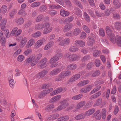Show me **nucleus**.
Here are the masks:
<instances>
[{
  "label": "nucleus",
  "mask_w": 121,
  "mask_h": 121,
  "mask_svg": "<svg viewBox=\"0 0 121 121\" xmlns=\"http://www.w3.org/2000/svg\"><path fill=\"white\" fill-rule=\"evenodd\" d=\"M41 35V33L40 31L37 32L31 35L32 37H38L40 36Z\"/></svg>",
  "instance_id": "79ce46f5"
},
{
  "label": "nucleus",
  "mask_w": 121,
  "mask_h": 121,
  "mask_svg": "<svg viewBox=\"0 0 121 121\" xmlns=\"http://www.w3.org/2000/svg\"><path fill=\"white\" fill-rule=\"evenodd\" d=\"M17 12V10L16 9H14L9 13V15L11 17H13L16 13Z\"/></svg>",
  "instance_id": "774afa93"
},
{
  "label": "nucleus",
  "mask_w": 121,
  "mask_h": 121,
  "mask_svg": "<svg viewBox=\"0 0 121 121\" xmlns=\"http://www.w3.org/2000/svg\"><path fill=\"white\" fill-rule=\"evenodd\" d=\"M112 3L116 6V8H119L121 6V3L119 2L118 0H114L112 1Z\"/></svg>",
  "instance_id": "cd10ccee"
},
{
  "label": "nucleus",
  "mask_w": 121,
  "mask_h": 121,
  "mask_svg": "<svg viewBox=\"0 0 121 121\" xmlns=\"http://www.w3.org/2000/svg\"><path fill=\"white\" fill-rule=\"evenodd\" d=\"M83 16L85 20L87 22H89L90 21V18L86 13L85 12L83 13Z\"/></svg>",
  "instance_id": "e433bc0d"
},
{
  "label": "nucleus",
  "mask_w": 121,
  "mask_h": 121,
  "mask_svg": "<svg viewBox=\"0 0 121 121\" xmlns=\"http://www.w3.org/2000/svg\"><path fill=\"white\" fill-rule=\"evenodd\" d=\"M15 22L18 25H21L24 22V20L22 17L17 18L15 19Z\"/></svg>",
  "instance_id": "c85d7f7f"
},
{
  "label": "nucleus",
  "mask_w": 121,
  "mask_h": 121,
  "mask_svg": "<svg viewBox=\"0 0 121 121\" xmlns=\"http://www.w3.org/2000/svg\"><path fill=\"white\" fill-rule=\"evenodd\" d=\"M54 107V105L53 104L49 105H48L46 108V110L49 111L52 109Z\"/></svg>",
  "instance_id": "603ef678"
},
{
  "label": "nucleus",
  "mask_w": 121,
  "mask_h": 121,
  "mask_svg": "<svg viewBox=\"0 0 121 121\" xmlns=\"http://www.w3.org/2000/svg\"><path fill=\"white\" fill-rule=\"evenodd\" d=\"M60 13L62 16L64 17L68 16L69 14V13L65 11L64 9H62L60 11Z\"/></svg>",
  "instance_id": "393cba45"
},
{
  "label": "nucleus",
  "mask_w": 121,
  "mask_h": 121,
  "mask_svg": "<svg viewBox=\"0 0 121 121\" xmlns=\"http://www.w3.org/2000/svg\"><path fill=\"white\" fill-rule=\"evenodd\" d=\"M69 50L71 52H75L78 50L79 48L78 47L73 46L70 47L69 48Z\"/></svg>",
  "instance_id": "c756f323"
},
{
  "label": "nucleus",
  "mask_w": 121,
  "mask_h": 121,
  "mask_svg": "<svg viewBox=\"0 0 121 121\" xmlns=\"http://www.w3.org/2000/svg\"><path fill=\"white\" fill-rule=\"evenodd\" d=\"M88 42L87 44L89 46H92L95 42L94 38L91 36H88L87 38Z\"/></svg>",
  "instance_id": "dca6fc26"
},
{
  "label": "nucleus",
  "mask_w": 121,
  "mask_h": 121,
  "mask_svg": "<svg viewBox=\"0 0 121 121\" xmlns=\"http://www.w3.org/2000/svg\"><path fill=\"white\" fill-rule=\"evenodd\" d=\"M9 83L10 86L12 88H13L15 83L13 79H9Z\"/></svg>",
  "instance_id": "ea45409f"
},
{
  "label": "nucleus",
  "mask_w": 121,
  "mask_h": 121,
  "mask_svg": "<svg viewBox=\"0 0 121 121\" xmlns=\"http://www.w3.org/2000/svg\"><path fill=\"white\" fill-rule=\"evenodd\" d=\"M95 63L97 67H98L100 65V60L98 59L95 60Z\"/></svg>",
  "instance_id": "338daca9"
},
{
  "label": "nucleus",
  "mask_w": 121,
  "mask_h": 121,
  "mask_svg": "<svg viewBox=\"0 0 121 121\" xmlns=\"http://www.w3.org/2000/svg\"><path fill=\"white\" fill-rule=\"evenodd\" d=\"M92 89V86L90 85L85 86L82 88L80 90L81 92L82 93H87L90 91Z\"/></svg>",
  "instance_id": "9b49d317"
},
{
  "label": "nucleus",
  "mask_w": 121,
  "mask_h": 121,
  "mask_svg": "<svg viewBox=\"0 0 121 121\" xmlns=\"http://www.w3.org/2000/svg\"><path fill=\"white\" fill-rule=\"evenodd\" d=\"M17 30V27H14V28L11 31L10 35H14L15 37L20 35L22 32V30L20 29L18 30Z\"/></svg>",
  "instance_id": "6e6552de"
},
{
  "label": "nucleus",
  "mask_w": 121,
  "mask_h": 121,
  "mask_svg": "<svg viewBox=\"0 0 121 121\" xmlns=\"http://www.w3.org/2000/svg\"><path fill=\"white\" fill-rule=\"evenodd\" d=\"M101 88L100 86H96L94 89L92 90L90 93L91 94H92L98 91Z\"/></svg>",
  "instance_id": "49530a36"
},
{
  "label": "nucleus",
  "mask_w": 121,
  "mask_h": 121,
  "mask_svg": "<svg viewBox=\"0 0 121 121\" xmlns=\"http://www.w3.org/2000/svg\"><path fill=\"white\" fill-rule=\"evenodd\" d=\"M62 91V89L61 87H60L56 89L55 90L53 91L50 94L51 96H54L56 95L58 93L61 92Z\"/></svg>",
  "instance_id": "f3484780"
},
{
  "label": "nucleus",
  "mask_w": 121,
  "mask_h": 121,
  "mask_svg": "<svg viewBox=\"0 0 121 121\" xmlns=\"http://www.w3.org/2000/svg\"><path fill=\"white\" fill-rule=\"evenodd\" d=\"M43 17L42 15H39L35 19V21L36 22H39L41 21Z\"/></svg>",
  "instance_id": "6e6d98bb"
},
{
  "label": "nucleus",
  "mask_w": 121,
  "mask_h": 121,
  "mask_svg": "<svg viewBox=\"0 0 121 121\" xmlns=\"http://www.w3.org/2000/svg\"><path fill=\"white\" fill-rule=\"evenodd\" d=\"M73 12L79 17H81L82 15V12L81 10L78 8H75L73 10Z\"/></svg>",
  "instance_id": "5701e85b"
},
{
  "label": "nucleus",
  "mask_w": 121,
  "mask_h": 121,
  "mask_svg": "<svg viewBox=\"0 0 121 121\" xmlns=\"http://www.w3.org/2000/svg\"><path fill=\"white\" fill-rule=\"evenodd\" d=\"M101 93V91H99L91 95L89 99L91 100H93L98 97Z\"/></svg>",
  "instance_id": "b1692460"
},
{
  "label": "nucleus",
  "mask_w": 121,
  "mask_h": 121,
  "mask_svg": "<svg viewBox=\"0 0 121 121\" xmlns=\"http://www.w3.org/2000/svg\"><path fill=\"white\" fill-rule=\"evenodd\" d=\"M115 26L117 29H121V22H117L115 23Z\"/></svg>",
  "instance_id": "a18cd8bd"
},
{
  "label": "nucleus",
  "mask_w": 121,
  "mask_h": 121,
  "mask_svg": "<svg viewBox=\"0 0 121 121\" xmlns=\"http://www.w3.org/2000/svg\"><path fill=\"white\" fill-rule=\"evenodd\" d=\"M86 34L83 31L80 35V36L81 39H84L86 38Z\"/></svg>",
  "instance_id": "69168bd1"
},
{
  "label": "nucleus",
  "mask_w": 121,
  "mask_h": 121,
  "mask_svg": "<svg viewBox=\"0 0 121 121\" xmlns=\"http://www.w3.org/2000/svg\"><path fill=\"white\" fill-rule=\"evenodd\" d=\"M67 100L65 99L61 102V104L64 109L67 107L69 105V104L67 101Z\"/></svg>",
  "instance_id": "c9c22d12"
},
{
  "label": "nucleus",
  "mask_w": 121,
  "mask_h": 121,
  "mask_svg": "<svg viewBox=\"0 0 121 121\" xmlns=\"http://www.w3.org/2000/svg\"><path fill=\"white\" fill-rule=\"evenodd\" d=\"M4 33L6 37V38H9L10 35H11L9 34V31L8 30V29H6L5 30H4Z\"/></svg>",
  "instance_id": "864d4df0"
},
{
  "label": "nucleus",
  "mask_w": 121,
  "mask_h": 121,
  "mask_svg": "<svg viewBox=\"0 0 121 121\" xmlns=\"http://www.w3.org/2000/svg\"><path fill=\"white\" fill-rule=\"evenodd\" d=\"M100 53L99 51L98 50H94L93 52V56L95 57H96Z\"/></svg>",
  "instance_id": "e2e57ef3"
},
{
  "label": "nucleus",
  "mask_w": 121,
  "mask_h": 121,
  "mask_svg": "<svg viewBox=\"0 0 121 121\" xmlns=\"http://www.w3.org/2000/svg\"><path fill=\"white\" fill-rule=\"evenodd\" d=\"M61 69L60 68H55L49 73L50 76H54L57 75L61 71Z\"/></svg>",
  "instance_id": "9d476101"
},
{
  "label": "nucleus",
  "mask_w": 121,
  "mask_h": 121,
  "mask_svg": "<svg viewBox=\"0 0 121 121\" xmlns=\"http://www.w3.org/2000/svg\"><path fill=\"white\" fill-rule=\"evenodd\" d=\"M82 96L83 95L82 94H80L73 96L72 97L71 99L74 100H78L81 98Z\"/></svg>",
  "instance_id": "f704fd0d"
},
{
  "label": "nucleus",
  "mask_w": 121,
  "mask_h": 121,
  "mask_svg": "<svg viewBox=\"0 0 121 121\" xmlns=\"http://www.w3.org/2000/svg\"><path fill=\"white\" fill-rule=\"evenodd\" d=\"M119 111V109L117 105H115L114 108L113 113L114 114L116 115L118 113Z\"/></svg>",
  "instance_id": "0e129e2a"
},
{
  "label": "nucleus",
  "mask_w": 121,
  "mask_h": 121,
  "mask_svg": "<svg viewBox=\"0 0 121 121\" xmlns=\"http://www.w3.org/2000/svg\"><path fill=\"white\" fill-rule=\"evenodd\" d=\"M35 41L33 39H30L27 43L26 47L27 48H29L32 46L35 43Z\"/></svg>",
  "instance_id": "4be33fe9"
},
{
  "label": "nucleus",
  "mask_w": 121,
  "mask_h": 121,
  "mask_svg": "<svg viewBox=\"0 0 121 121\" xmlns=\"http://www.w3.org/2000/svg\"><path fill=\"white\" fill-rule=\"evenodd\" d=\"M32 21H29L23 26V28L24 29H26L28 27L30 26L31 24Z\"/></svg>",
  "instance_id": "3c124183"
},
{
  "label": "nucleus",
  "mask_w": 121,
  "mask_h": 121,
  "mask_svg": "<svg viewBox=\"0 0 121 121\" xmlns=\"http://www.w3.org/2000/svg\"><path fill=\"white\" fill-rule=\"evenodd\" d=\"M86 104V102L85 101H83L79 102L77 105L76 108L77 109H80L84 106Z\"/></svg>",
  "instance_id": "a878e982"
},
{
  "label": "nucleus",
  "mask_w": 121,
  "mask_h": 121,
  "mask_svg": "<svg viewBox=\"0 0 121 121\" xmlns=\"http://www.w3.org/2000/svg\"><path fill=\"white\" fill-rule=\"evenodd\" d=\"M51 24L48 22H47L44 24L39 23L36 24L35 26V28L37 30H41L44 28L43 33L47 34L49 33L52 31V28L51 26Z\"/></svg>",
  "instance_id": "f03ea898"
},
{
  "label": "nucleus",
  "mask_w": 121,
  "mask_h": 121,
  "mask_svg": "<svg viewBox=\"0 0 121 121\" xmlns=\"http://www.w3.org/2000/svg\"><path fill=\"white\" fill-rule=\"evenodd\" d=\"M62 38L59 37L56 40L57 42H60L59 44L61 46L69 44L70 42V39L69 38H66L63 40Z\"/></svg>",
  "instance_id": "423d86ee"
},
{
  "label": "nucleus",
  "mask_w": 121,
  "mask_h": 121,
  "mask_svg": "<svg viewBox=\"0 0 121 121\" xmlns=\"http://www.w3.org/2000/svg\"><path fill=\"white\" fill-rule=\"evenodd\" d=\"M99 33L100 35L102 36H104L105 35V32L104 30L102 28L99 29Z\"/></svg>",
  "instance_id": "bf43d9fd"
},
{
  "label": "nucleus",
  "mask_w": 121,
  "mask_h": 121,
  "mask_svg": "<svg viewBox=\"0 0 121 121\" xmlns=\"http://www.w3.org/2000/svg\"><path fill=\"white\" fill-rule=\"evenodd\" d=\"M7 22V20L6 18H3L1 21L0 24V27L2 31L4 30L5 28V26Z\"/></svg>",
  "instance_id": "2eb2a0df"
},
{
  "label": "nucleus",
  "mask_w": 121,
  "mask_h": 121,
  "mask_svg": "<svg viewBox=\"0 0 121 121\" xmlns=\"http://www.w3.org/2000/svg\"><path fill=\"white\" fill-rule=\"evenodd\" d=\"M49 63L50 64H51L50 66V67L51 68H53L55 67L58 65L57 62H49Z\"/></svg>",
  "instance_id": "680f3d73"
},
{
  "label": "nucleus",
  "mask_w": 121,
  "mask_h": 121,
  "mask_svg": "<svg viewBox=\"0 0 121 121\" xmlns=\"http://www.w3.org/2000/svg\"><path fill=\"white\" fill-rule=\"evenodd\" d=\"M81 32V30L79 28H76L74 29L73 31V34L75 36L79 35Z\"/></svg>",
  "instance_id": "4c0bfd02"
},
{
  "label": "nucleus",
  "mask_w": 121,
  "mask_h": 121,
  "mask_svg": "<svg viewBox=\"0 0 121 121\" xmlns=\"http://www.w3.org/2000/svg\"><path fill=\"white\" fill-rule=\"evenodd\" d=\"M24 59V57L21 55H19L17 57V60L20 62L22 61Z\"/></svg>",
  "instance_id": "13d9d810"
},
{
  "label": "nucleus",
  "mask_w": 121,
  "mask_h": 121,
  "mask_svg": "<svg viewBox=\"0 0 121 121\" xmlns=\"http://www.w3.org/2000/svg\"><path fill=\"white\" fill-rule=\"evenodd\" d=\"M83 73H79L78 74H75L72 76L70 78L67 82V84L71 83L77 80L80 77V76L83 74Z\"/></svg>",
  "instance_id": "0eeeda50"
},
{
  "label": "nucleus",
  "mask_w": 121,
  "mask_h": 121,
  "mask_svg": "<svg viewBox=\"0 0 121 121\" xmlns=\"http://www.w3.org/2000/svg\"><path fill=\"white\" fill-rule=\"evenodd\" d=\"M46 95L44 91H43L38 95L37 98H36L38 99H42Z\"/></svg>",
  "instance_id": "7c9ffc66"
},
{
  "label": "nucleus",
  "mask_w": 121,
  "mask_h": 121,
  "mask_svg": "<svg viewBox=\"0 0 121 121\" xmlns=\"http://www.w3.org/2000/svg\"><path fill=\"white\" fill-rule=\"evenodd\" d=\"M95 111V109L94 108L90 109L85 112V116H89L93 114Z\"/></svg>",
  "instance_id": "bb28decb"
},
{
  "label": "nucleus",
  "mask_w": 121,
  "mask_h": 121,
  "mask_svg": "<svg viewBox=\"0 0 121 121\" xmlns=\"http://www.w3.org/2000/svg\"><path fill=\"white\" fill-rule=\"evenodd\" d=\"M64 57L65 58H67L70 61H75L79 60L80 57L75 54H65Z\"/></svg>",
  "instance_id": "39448f33"
},
{
  "label": "nucleus",
  "mask_w": 121,
  "mask_h": 121,
  "mask_svg": "<svg viewBox=\"0 0 121 121\" xmlns=\"http://www.w3.org/2000/svg\"><path fill=\"white\" fill-rule=\"evenodd\" d=\"M69 119V117L67 116H65L61 117L58 119L56 121H66Z\"/></svg>",
  "instance_id": "473e14b6"
},
{
  "label": "nucleus",
  "mask_w": 121,
  "mask_h": 121,
  "mask_svg": "<svg viewBox=\"0 0 121 121\" xmlns=\"http://www.w3.org/2000/svg\"><path fill=\"white\" fill-rule=\"evenodd\" d=\"M73 2L74 3L77 4L80 8L82 9L83 8L82 6L79 1L77 0H75L73 1Z\"/></svg>",
  "instance_id": "5fc2aeb1"
},
{
  "label": "nucleus",
  "mask_w": 121,
  "mask_h": 121,
  "mask_svg": "<svg viewBox=\"0 0 121 121\" xmlns=\"http://www.w3.org/2000/svg\"><path fill=\"white\" fill-rule=\"evenodd\" d=\"M18 14L20 15H21L22 16H24L27 15V13L24 9H21L19 10Z\"/></svg>",
  "instance_id": "72a5a7b5"
},
{
  "label": "nucleus",
  "mask_w": 121,
  "mask_h": 121,
  "mask_svg": "<svg viewBox=\"0 0 121 121\" xmlns=\"http://www.w3.org/2000/svg\"><path fill=\"white\" fill-rule=\"evenodd\" d=\"M47 9V6L45 5H42L39 8L40 11L41 12H43L45 11Z\"/></svg>",
  "instance_id": "de8ad7c7"
},
{
  "label": "nucleus",
  "mask_w": 121,
  "mask_h": 121,
  "mask_svg": "<svg viewBox=\"0 0 121 121\" xmlns=\"http://www.w3.org/2000/svg\"><path fill=\"white\" fill-rule=\"evenodd\" d=\"M42 54L39 53L37 54L36 57L35 59V55H33L31 56L30 58H27L25 61V64L26 65H28V64L30 63L31 65L32 66H34L38 63V61L42 57Z\"/></svg>",
  "instance_id": "7ed1b4c3"
},
{
  "label": "nucleus",
  "mask_w": 121,
  "mask_h": 121,
  "mask_svg": "<svg viewBox=\"0 0 121 121\" xmlns=\"http://www.w3.org/2000/svg\"><path fill=\"white\" fill-rule=\"evenodd\" d=\"M1 8L2 13L3 14L5 13L7 9V6L5 5H3L2 6Z\"/></svg>",
  "instance_id": "09e8293b"
},
{
  "label": "nucleus",
  "mask_w": 121,
  "mask_h": 121,
  "mask_svg": "<svg viewBox=\"0 0 121 121\" xmlns=\"http://www.w3.org/2000/svg\"><path fill=\"white\" fill-rule=\"evenodd\" d=\"M62 56V54L59 53L55 56L52 57L50 59L49 62H56L59 59L61 58Z\"/></svg>",
  "instance_id": "1a4fd4ad"
},
{
  "label": "nucleus",
  "mask_w": 121,
  "mask_h": 121,
  "mask_svg": "<svg viewBox=\"0 0 121 121\" xmlns=\"http://www.w3.org/2000/svg\"><path fill=\"white\" fill-rule=\"evenodd\" d=\"M48 73V71L46 70H43L39 72L38 73V75L40 77H43L45 76Z\"/></svg>",
  "instance_id": "37998d69"
},
{
  "label": "nucleus",
  "mask_w": 121,
  "mask_h": 121,
  "mask_svg": "<svg viewBox=\"0 0 121 121\" xmlns=\"http://www.w3.org/2000/svg\"><path fill=\"white\" fill-rule=\"evenodd\" d=\"M27 41V39L26 37H24L21 39L20 43V45L21 48H23L26 45Z\"/></svg>",
  "instance_id": "a211bd4d"
},
{
  "label": "nucleus",
  "mask_w": 121,
  "mask_h": 121,
  "mask_svg": "<svg viewBox=\"0 0 121 121\" xmlns=\"http://www.w3.org/2000/svg\"><path fill=\"white\" fill-rule=\"evenodd\" d=\"M106 30L108 37L110 40L113 43H116L118 46H121V36L118 35L115 37L114 35L108 26H106Z\"/></svg>",
  "instance_id": "f257e3e1"
},
{
  "label": "nucleus",
  "mask_w": 121,
  "mask_h": 121,
  "mask_svg": "<svg viewBox=\"0 0 121 121\" xmlns=\"http://www.w3.org/2000/svg\"><path fill=\"white\" fill-rule=\"evenodd\" d=\"M73 24L71 23H69L66 24L63 29L64 32H66L70 30L72 28Z\"/></svg>",
  "instance_id": "4468645a"
},
{
  "label": "nucleus",
  "mask_w": 121,
  "mask_h": 121,
  "mask_svg": "<svg viewBox=\"0 0 121 121\" xmlns=\"http://www.w3.org/2000/svg\"><path fill=\"white\" fill-rule=\"evenodd\" d=\"M71 74V71L69 70L62 71L59 74L58 77H56L55 80L57 82L61 81L63 80L64 78L69 76Z\"/></svg>",
  "instance_id": "20e7f679"
},
{
  "label": "nucleus",
  "mask_w": 121,
  "mask_h": 121,
  "mask_svg": "<svg viewBox=\"0 0 121 121\" xmlns=\"http://www.w3.org/2000/svg\"><path fill=\"white\" fill-rule=\"evenodd\" d=\"M77 67V65L74 63H72L68 65L67 67V69L68 70H73L76 69Z\"/></svg>",
  "instance_id": "aec40b11"
},
{
  "label": "nucleus",
  "mask_w": 121,
  "mask_h": 121,
  "mask_svg": "<svg viewBox=\"0 0 121 121\" xmlns=\"http://www.w3.org/2000/svg\"><path fill=\"white\" fill-rule=\"evenodd\" d=\"M85 117L84 114H81L76 116L75 117L76 119L78 120L82 119H84Z\"/></svg>",
  "instance_id": "58836bf2"
},
{
  "label": "nucleus",
  "mask_w": 121,
  "mask_h": 121,
  "mask_svg": "<svg viewBox=\"0 0 121 121\" xmlns=\"http://www.w3.org/2000/svg\"><path fill=\"white\" fill-rule=\"evenodd\" d=\"M75 45H78L80 47L84 46L85 45V42L81 40H78L75 41Z\"/></svg>",
  "instance_id": "412c9836"
},
{
  "label": "nucleus",
  "mask_w": 121,
  "mask_h": 121,
  "mask_svg": "<svg viewBox=\"0 0 121 121\" xmlns=\"http://www.w3.org/2000/svg\"><path fill=\"white\" fill-rule=\"evenodd\" d=\"M61 97V95H58L53 97L51 98L50 100V103H54L60 100Z\"/></svg>",
  "instance_id": "ddd939ff"
},
{
  "label": "nucleus",
  "mask_w": 121,
  "mask_h": 121,
  "mask_svg": "<svg viewBox=\"0 0 121 121\" xmlns=\"http://www.w3.org/2000/svg\"><path fill=\"white\" fill-rule=\"evenodd\" d=\"M102 102V99H99L97 100L94 104V106H97L99 105Z\"/></svg>",
  "instance_id": "4d7b16f0"
},
{
  "label": "nucleus",
  "mask_w": 121,
  "mask_h": 121,
  "mask_svg": "<svg viewBox=\"0 0 121 121\" xmlns=\"http://www.w3.org/2000/svg\"><path fill=\"white\" fill-rule=\"evenodd\" d=\"M40 4V3L39 2H35L31 4L30 7L32 8L37 7Z\"/></svg>",
  "instance_id": "c03bdc74"
},
{
  "label": "nucleus",
  "mask_w": 121,
  "mask_h": 121,
  "mask_svg": "<svg viewBox=\"0 0 121 121\" xmlns=\"http://www.w3.org/2000/svg\"><path fill=\"white\" fill-rule=\"evenodd\" d=\"M0 41L2 45L3 46H4L6 42L5 38L4 37H1L0 38Z\"/></svg>",
  "instance_id": "8fccbe9b"
},
{
  "label": "nucleus",
  "mask_w": 121,
  "mask_h": 121,
  "mask_svg": "<svg viewBox=\"0 0 121 121\" xmlns=\"http://www.w3.org/2000/svg\"><path fill=\"white\" fill-rule=\"evenodd\" d=\"M100 74V71L98 70H96L94 72H93L92 75V76L95 77L98 76Z\"/></svg>",
  "instance_id": "052dcab7"
},
{
  "label": "nucleus",
  "mask_w": 121,
  "mask_h": 121,
  "mask_svg": "<svg viewBox=\"0 0 121 121\" xmlns=\"http://www.w3.org/2000/svg\"><path fill=\"white\" fill-rule=\"evenodd\" d=\"M59 115V114L57 113L51 115L47 118V120L50 121H53L57 118Z\"/></svg>",
  "instance_id": "6ab92c4d"
},
{
  "label": "nucleus",
  "mask_w": 121,
  "mask_h": 121,
  "mask_svg": "<svg viewBox=\"0 0 121 121\" xmlns=\"http://www.w3.org/2000/svg\"><path fill=\"white\" fill-rule=\"evenodd\" d=\"M82 29L87 33H89L90 30L89 27L86 25H84L82 26Z\"/></svg>",
  "instance_id": "a19ab883"
},
{
  "label": "nucleus",
  "mask_w": 121,
  "mask_h": 121,
  "mask_svg": "<svg viewBox=\"0 0 121 121\" xmlns=\"http://www.w3.org/2000/svg\"><path fill=\"white\" fill-rule=\"evenodd\" d=\"M53 43L52 41L49 42L43 48L44 50H46L48 49L52 46Z\"/></svg>",
  "instance_id": "2f4dec72"
},
{
  "label": "nucleus",
  "mask_w": 121,
  "mask_h": 121,
  "mask_svg": "<svg viewBox=\"0 0 121 121\" xmlns=\"http://www.w3.org/2000/svg\"><path fill=\"white\" fill-rule=\"evenodd\" d=\"M45 39H44L38 40L35 44V48H39L42 45L43 42L45 41Z\"/></svg>",
  "instance_id": "f8f14e48"
}]
</instances>
